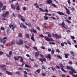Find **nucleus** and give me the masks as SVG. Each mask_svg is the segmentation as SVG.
<instances>
[{
  "instance_id": "obj_1",
  "label": "nucleus",
  "mask_w": 77,
  "mask_h": 77,
  "mask_svg": "<svg viewBox=\"0 0 77 77\" xmlns=\"http://www.w3.org/2000/svg\"><path fill=\"white\" fill-rule=\"evenodd\" d=\"M7 39V38L6 37H4L3 38V39H2V38H0V41L1 42H2L3 44V45H5V43H6V40H4L3 41L4 39Z\"/></svg>"
},
{
  "instance_id": "obj_2",
  "label": "nucleus",
  "mask_w": 77,
  "mask_h": 77,
  "mask_svg": "<svg viewBox=\"0 0 77 77\" xmlns=\"http://www.w3.org/2000/svg\"><path fill=\"white\" fill-rule=\"evenodd\" d=\"M71 70H72V72L71 71H69V73L70 74H74L73 72L74 73H76L77 72L75 71V70L73 69V68H71Z\"/></svg>"
},
{
  "instance_id": "obj_3",
  "label": "nucleus",
  "mask_w": 77,
  "mask_h": 77,
  "mask_svg": "<svg viewBox=\"0 0 77 77\" xmlns=\"http://www.w3.org/2000/svg\"><path fill=\"white\" fill-rule=\"evenodd\" d=\"M0 66L1 67V68H2L3 70L4 71H6L7 69L6 68V65H0Z\"/></svg>"
},
{
  "instance_id": "obj_4",
  "label": "nucleus",
  "mask_w": 77,
  "mask_h": 77,
  "mask_svg": "<svg viewBox=\"0 0 77 77\" xmlns=\"http://www.w3.org/2000/svg\"><path fill=\"white\" fill-rule=\"evenodd\" d=\"M19 24L20 25V27H22H22H23V28H25V29H26V26L25 25H23V23H21V24L20 22H19Z\"/></svg>"
},
{
  "instance_id": "obj_5",
  "label": "nucleus",
  "mask_w": 77,
  "mask_h": 77,
  "mask_svg": "<svg viewBox=\"0 0 77 77\" xmlns=\"http://www.w3.org/2000/svg\"><path fill=\"white\" fill-rule=\"evenodd\" d=\"M39 60L42 62V63H43V61L44 62H45V61H46V59L45 58L42 59V58H40L39 59Z\"/></svg>"
},
{
  "instance_id": "obj_6",
  "label": "nucleus",
  "mask_w": 77,
  "mask_h": 77,
  "mask_svg": "<svg viewBox=\"0 0 77 77\" xmlns=\"http://www.w3.org/2000/svg\"><path fill=\"white\" fill-rule=\"evenodd\" d=\"M9 54V55L8 54H7L6 56H7V57H11V55L12 54V52L11 51H10Z\"/></svg>"
},
{
  "instance_id": "obj_7",
  "label": "nucleus",
  "mask_w": 77,
  "mask_h": 77,
  "mask_svg": "<svg viewBox=\"0 0 77 77\" xmlns=\"http://www.w3.org/2000/svg\"><path fill=\"white\" fill-rule=\"evenodd\" d=\"M46 3L48 5L52 4H53V2H52V1H51V0H47L46 1Z\"/></svg>"
},
{
  "instance_id": "obj_8",
  "label": "nucleus",
  "mask_w": 77,
  "mask_h": 77,
  "mask_svg": "<svg viewBox=\"0 0 77 77\" xmlns=\"http://www.w3.org/2000/svg\"><path fill=\"white\" fill-rule=\"evenodd\" d=\"M57 13L58 14H59V15H65L64 13L60 11H58L57 12Z\"/></svg>"
},
{
  "instance_id": "obj_9",
  "label": "nucleus",
  "mask_w": 77,
  "mask_h": 77,
  "mask_svg": "<svg viewBox=\"0 0 77 77\" xmlns=\"http://www.w3.org/2000/svg\"><path fill=\"white\" fill-rule=\"evenodd\" d=\"M31 39L33 41H34V42L35 41V39H34V34L33 33L31 37Z\"/></svg>"
},
{
  "instance_id": "obj_10",
  "label": "nucleus",
  "mask_w": 77,
  "mask_h": 77,
  "mask_svg": "<svg viewBox=\"0 0 77 77\" xmlns=\"http://www.w3.org/2000/svg\"><path fill=\"white\" fill-rule=\"evenodd\" d=\"M65 9L66 11V13L68 14H70V12L69 11V10L66 7H65Z\"/></svg>"
},
{
  "instance_id": "obj_11",
  "label": "nucleus",
  "mask_w": 77,
  "mask_h": 77,
  "mask_svg": "<svg viewBox=\"0 0 77 77\" xmlns=\"http://www.w3.org/2000/svg\"><path fill=\"white\" fill-rule=\"evenodd\" d=\"M35 57H38V56H39V52L37 51L35 53Z\"/></svg>"
},
{
  "instance_id": "obj_12",
  "label": "nucleus",
  "mask_w": 77,
  "mask_h": 77,
  "mask_svg": "<svg viewBox=\"0 0 77 77\" xmlns=\"http://www.w3.org/2000/svg\"><path fill=\"white\" fill-rule=\"evenodd\" d=\"M20 45L23 44V41L21 39H20L19 41Z\"/></svg>"
},
{
  "instance_id": "obj_13",
  "label": "nucleus",
  "mask_w": 77,
  "mask_h": 77,
  "mask_svg": "<svg viewBox=\"0 0 77 77\" xmlns=\"http://www.w3.org/2000/svg\"><path fill=\"white\" fill-rule=\"evenodd\" d=\"M6 72L7 73V74L9 75H12V74H14L13 73L11 72H9L8 71H6Z\"/></svg>"
},
{
  "instance_id": "obj_14",
  "label": "nucleus",
  "mask_w": 77,
  "mask_h": 77,
  "mask_svg": "<svg viewBox=\"0 0 77 77\" xmlns=\"http://www.w3.org/2000/svg\"><path fill=\"white\" fill-rule=\"evenodd\" d=\"M44 38H45V40H46V41H47L48 42L50 41V38H49L48 37L45 36Z\"/></svg>"
},
{
  "instance_id": "obj_15",
  "label": "nucleus",
  "mask_w": 77,
  "mask_h": 77,
  "mask_svg": "<svg viewBox=\"0 0 77 77\" xmlns=\"http://www.w3.org/2000/svg\"><path fill=\"white\" fill-rule=\"evenodd\" d=\"M50 56H51V54H48V56H46V57L47 58L49 59H51V58Z\"/></svg>"
},
{
  "instance_id": "obj_16",
  "label": "nucleus",
  "mask_w": 77,
  "mask_h": 77,
  "mask_svg": "<svg viewBox=\"0 0 77 77\" xmlns=\"http://www.w3.org/2000/svg\"><path fill=\"white\" fill-rule=\"evenodd\" d=\"M11 7L12 9H15V5L12 4L11 5Z\"/></svg>"
},
{
  "instance_id": "obj_17",
  "label": "nucleus",
  "mask_w": 77,
  "mask_h": 77,
  "mask_svg": "<svg viewBox=\"0 0 77 77\" xmlns=\"http://www.w3.org/2000/svg\"><path fill=\"white\" fill-rule=\"evenodd\" d=\"M65 58H68V56H69V54H64Z\"/></svg>"
},
{
  "instance_id": "obj_18",
  "label": "nucleus",
  "mask_w": 77,
  "mask_h": 77,
  "mask_svg": "<svg viewBox=\"0 0 77 77\" xmlns=\"http://www.w3.org/2000/svg\"><path fill=\"white\" fill-rule=\"evenodd\" d=\"M25 67H27V68H32V67H31V66H29L27 64H25Z\"/></svg>"
},
{
  "instance_id": "obj_19",
  "label": "nucleus",
  "mask_w": 77,
  "mask_h": 77,
  "mask_svg": "<svg viewBox=\"0 0 77 77\" xmlns=\"http://www.w3.org/2000/svg\"><path fill=\"white\" fill-rule=\"evenodd\" d=\"M3 5L2 2L0 1V8H2L3 7Z\"/></svg>"
},
{
  "instance_id": "obj_20",
  "label": "nucleus",
  "mask_w": 77,
  "mask_h": 77,
  "mask_svg": "<svg viewBox=\"0 0 77 77\" xmlns=\"http://www.w3.org/2000/svg\"><path fill=\"white\" fill-rule=\"evenodd\" d=\"M65 21H66V22H67V23H69V24H71V21L67 19H66L65 20Z\"/></svg>"
},
{
  "instance_id": "obj_21",
  "label": "nucleus",
  "mask_w": 77,
  "mask_h": 77,
  "mask_svg": "<svg viewBox=\"0 0 77 77\" xmlns=\"http://www.w3.org/2000/svg\"><path fill=\"white\" fill-rule=\"evenodd\" d=\"M59 65H60V67H61L62 68H63L64 66L63 64L62 63H60V64Z\"/></svg>"
},
{
  "instance_id": "obj_22",
  "label": "nucleus",
  "mask_w": 77,
  "mask_h": 77,
  "mask_svg": "<svg viewBox=\"0 0 77 77\" xmlns=\"http://www.w3.org/2000/svg\"><path fill=\"white\" fill-rule=\"evenodd\" d=\"M27 26H29V27H32V24H31V23H29L27 24Z\"/></svg>"
},
{
  "instance_id": "obj_23",
  "label": "nucleus",
  "mask_w": 77,
  "mask_h": 77,
  "mask_svg": "<svg viewBox=\"0 0 77 77\" xmlns=\"http://www.w3.org/2000/svg\"><path fill=\"white\" fill-rule=\"evenodd\" d=\"M44 18H45V20H47L48 19V17L46 16H44Z\"/></svg>"
},
{
  "instance_id": "obj_24",
  "label": "nucleus",
  "mask_w": 77,
  "mask_h": 77,
  "mask_svg": "<svg viewBox=\"0 0 77 77\" xmlns=\"http://www.w3.org/2000/svg\"><path fill=\"white\" fill-rule=\"evenodd\" d=\"M15 44V40H13L11 42V44H12V45H14V44Z\"/></svg>"
},
{
  "instance_id": "obj_25",
  "label": "nucleus",
  "mask_w": 77,
  "mask_h": 77,
  "mask_svg": "<svg viewBox=\"0 0 77 77\" xmlns=\"http://www.w3.org/2000/svg\"><path fill=\"white\" fill-rule=\"evenodd\" d=\"M23 72L24 73V75H25V76H27V72H26V71H24Z\"/></svg>"
},
{
  "instance_id": "obj_26",
  "label": "nucleus",
  "mask_w": 77,
  "mask_h": 77,
  "mask_svg": "<svg viewBox=\"0 0 77 77\" xmlns=\"http://www.w3.org/2000/svg\"><path fill=\"white\" fill-rule=\"evenodd\" d=\"M42 68L43 69H45V66H44V65H42Z\"/></svg>"
},
{
  "instance_id": "obj_27",
  "label": "nucleus",
  "mask_w": 77,
  "mask_h": 77,
  "mask_svg": "<svg viewBox=\"0 0 77 77\" xmlns=\"http://www.w3.org/2000/svg\"><path fill=\"white\" fill-rule=\"evenodd\" d=\"M18 36H19V38L22 37V36H23V35H22V34H21V33H19V34Z\"/></svg>"
},
{
  "instance_id": "obj_28",
  "label": "nucleus",
  "mask_w": 77,
  "mask_h": 77,
  "mask_svg": "<svg viewBox=\"0 0 77 77\" xmlns=\"http://www.w3.org/2000/svg\"><path fill=\"white\" fill-rule=\"evenodd\" d=\"M15 7H18V6H19V5L18 3L17 2L15 5Z\"/></svg>"
},
{
  "instance_id": "obj_29",
  "label": "nucleus",
  "mask_w": 77,
  "mask_h": 77,
  "mask_svg": "<svg viewBox=\"0 0 77 77\" xmlns=\"http://www.w3.org/2000/svg\"><path fill=\"white\" fill-rule=\"evenodd\" d=\"M52 6H54V8H57V6H56V5L55 4L53 3L52 4Z\"/></svg>"
},
{
  "instance_id": "obj_30",
  "label": "nucleus",
  "mask_w": 77,
  "mask_h": 77,
  "mask_svg": "<svg viewBox=\"0 0 77 77\" xmlns=\"http://www.w3.org/2000/svg\"><path fill=\"white\" fill-rule=\"evenodd\" d=\"M25 36L26 38H29V35H28V34H25Z\"/></svg>"
},
{
  "instance_id": "obj_31",
  "label": "nucleus",
  "mask_w": 77,
  "mask_h": 77,
  "mask_svg": "<svg viewBox=\"0 0 77 77\" xmlns=\"http://www.w3.org/2000/svg\"><path fill=\"white\" fill-rule=\"evenodd\" d=\"M55 67L56 68H57V69H60V66H56Z\"/></svg>"
},
{
  "instance_id": "obj_32",
  "label": "nucleus",
  "mask_w": 77,
  "mask_h": 77,
  "mask_svg": "<svg viewBox=\"0 0 77 77\" xmlns=\"http://www.w3.org/2000/svg\"><path fill=\"white\" fill-rule=\"evenodd\" d=\"M23 11H26V10H27V8H26V7H24L23 8Z\"/></svg>"
},
{
  "instance_id": "obj_33",
  "label": "nucleus",
  "mask_w": 77,
  "mask_h": 77,
  "mask_svg": "<svg viewBox=\"0 0 77 77\" xmlns=\"http://www.w3.org/2000/svg\"><path fill=\"white\" fill-rule=\"evenodd\" d=\"M6 15L5 14H4L2 15V16L3 17V18H5V17H6Z\"/></svg>"
},
{
  "instance_id": "obj_34",
  "label": "nucleus",
  "mask_w": 77,
  "mask_h": 77,
  "mask_svg": "<svg viewBox=\"0 0 77 77\" xmlns=\"http://www.w3.org/2000/svg\"><path fill=\"white\" fill-rule=\"evenodd\" d=\"M9 31H10V29H9V28H8L7 30V33H8L9 32Z\"/></svg>"
},
{
  "instance_id": "obj_35",
  "label": "nucleus",
  "mask_w": 77,
  "mask_h": 77,
  "mask_svg": "<svg viewBox=\"0 0 77 77\" xmlns=\"http://www.w3.org/2000/svg\"><path fill=\"white\" fill-rule=\"evenodd\" d=\"M68 63L70 65H72V61H69L68 62Z\"/></svg>"
},
{
  "instance_id": "obj_36",
  "label": "nucleus",
  "mask_w": 77,
  "mask_h": 77,
  "mask_svg": "<svg viewBox=\"0 0 77 77\" xmlns=\"http://www.w3.org/2000/svg\"><path fill=\"white\" fill-rule=\"evenodd\" d=\"M62 38V37L60 36V35H58V36L57 37H56V39H59V38Z\"/></svg>"
},
{
  "instance_id": "obj_37",
  "label": "nucleus",
  "mask_w": 77,
  "mask_h": 77,
  "mask_svg": "<svg viewBox=\"0 0 77 77\" xmlns=\"http://www.w3.org/2000/svg\"><path fill=\"white\" fill-rule=\"evenodd\" d=\"M2 10H5V9H6V6H3L2 7Z\"/></svg>"
},
{
  "instance_id": "obj_38",
  "label": "nucleus",
  "mask_w": 77,
  "mask_h": 77,
  "mask_svg": "<svg viewBox=\"0 0 77 77\" xmlns=\"http://www.w3.org/2000/svg\"><path fill=\"white\" fill-rule=\"evenodd\" d=\"M37 72L38 73H39L41 72V70L40 69H38L37 70Z\"/></svg>"
},
{
  "instance_id": "obj_39",
  "label": "nucleus",
  "mask_w": 77,
  "mask_h": 77,
  "mask_svg": "<svg viewBox=\"0 0 77 77\" xmlns=\"http://www.w3.org/2000/svg\"><path fill=\"white\" fill-rule=\"evenodd\" d=\"M66 68H67V69H71V68L69 66H67Z\"/></svg>"
},
{
  "instance_id": "obj_40",
  "label": "nucleus",
  "mask_w": 77,
  "mask_h": 77,
  "mask_svg": "<svg viewBox=\"0 0 77 77\" xmlns=\"http://www.w3.org/2000/svg\"><path fill=\"white\" fill-rule=\"evenodd\" d=\"M16 9L17 11H19L20 10V6H19L18 7H17L16 8Z\"/></svg>"
},
{
  "instance_id": "obj_41",
  "label": "nucleus",
  "mask_w": 77,
  "mask_h": 77,
  "mask_svg": "<svg viewBox=\"0 0 77 77\" xmlns=\"http://www.w3.org/2000/svg\"><path fill=\"white\" fill-rule=\"evenodd\" d=\"M20 61L21 62H23V57H22L21 58Z\"/></svg>"
},
{
  "instance_id": "obj_42",
  "label": "nucleus",
  "mask_w": 77,
  "mask_h": 77,
  "mask_svg": "<svg viewBox=\"0 0 77 77\" xmlns=\"http://www.w3.org/2000/svg\"><path fill=\"white\" fill-rule=\"evenodd\" d=\"M67 43L69 45H71V42H69V40H67Z\"/></svg>"
},
{
  "instance_id": "obj_43",
  "label": "nucleus",
  "mask_w": 77,
  "mask_h": 77,
  "mask_svg": "<svg viewBox=\"0 0 77 77\" xmlns=\"http://www.w3.org/2000/svg\"><path fill=\"white\" fill-rule=\"evenodd\" d=\"M61 69L63 71V72H66V71H65L63 68H61Z\"/></svg>"
},
{
  "instance_id": "obj_44",
  "label": "nucleus",
  "mask_w": 77,
  "mask_h": 77,
  "mask_svg": "<svg viewBox=\"0 0 77 77\" xmlns=\"http://www.w3.org/2000/svg\"><path fill=\"white\" fill-rule=\"evenodd\" d=\"M39 10L42 11V12H44V10H43L41 8H39Z\"/></svg>"
},
{
  "instance_id": "obj_45",
  "label": "nucleus",
  "mask_w": 77,
  "mask_h": 77,
  "mask_svg": "<svg viewBox=\"0 0 77 77\" xmlns=\"http://www.w3.org/2000/svg\"><path fill=\"white\" fill-rule=\"evenodd\" d=\"M71 38L72 39L74 40V39H75V37L74 36H71Z\"/></svg>"
},
{
  "instance_id": "obj_46",
  "label": "nucleus",
  "mask_w": 77,
  "mask_h": 77,
  "mask_svg": "<svg viewBox=\"0 0 77 77\" xmlns=\"http://www.w3.org/2000/svg\"><path fill=\"white\" fill-rule=\"evenodd\" d=\"M13 26H14L12 24L10 25L9 26V27H10V28H11V27H13Z\"/></svg>"
},
{
  "instance_id": "obj_47",
  "label": "nucleus",
  "mask_w": 77,
  "mask_h": 77,
  "mask_svg": "<svg viewBox=\"0 0 77 77\" xmlns=\"http://www.w3.org/2000/svg\"><path fill=\"white\" fill-rule=\"evenodd\" d=\"M6 15H8L9 14V12H5V14Z\"/></svg>"
},
{
  "instance_id": "obj_48",
  "label": "nucleus",
  "mask_w": 77,
  "mask_h": 77,
  "mask_svg": "<svg viewBox=\"0 0 77 77\" xmlns=\"http://www.w3.org/2000/svg\"><path fill=\"white\" fill-rule=\"evenodd\" d=\"M48 36L49 38H51V34H48Z\"/></svg>"
},
{
  "instance_id": "obj_49",
  "label": "nucleus",
  "mask_w": 77,
  "mask_h": 77,
  "mask_svg": "<svg viewBox=\"0 0 77 77\" xmlns=\"http://www.w3.org/2000/svg\"><path fill=\"white\" fill-rule=\"evenodd\" d=\"M61 26H65V23H64V22H63L62 23V24H60Z\"/></svg>"
},
{
  "instance_id": "obj_50",
  "label": "nucleus",
  "mask_w": 77,
  "mask_h": 77,
  "mask_svg": "<svg viewBox=\"0 0 77 77\" xmlns=\"http://www.w3.org/2000/svg\"><path fill=\"white\" fill-rule=\"evenodd\" d=\"M57 57L59 59H61L62 58V57H60V55H58L57 56Z\"/></svg>"
},
{
  "instance_id": "obj_51",
  "label": "nucleus",
  "mask_w": 77,
  "mask_h": 77,
  "mask_svg": "<svg viewBox=\"0 0 77 77\" xmlns=\"http://www.w3.org/2000/svg\"><path fill=\"white\" fill-rule=\"evenodd\" d=\"M67 2L69 5H71V2H70V0H68Z\"/></svg>"
},
{
  "instance_id": "obj_52",
  "label": "nucleus",
  "mask_w": 77,
  "mask_h": 77,
  "mask_svg": "<svg viewBox=\"0 0 77 77\" xmlns=\"http://www.w3.org/2000/svg\"><path fill=\"white\" fill-rule=\"evenodd\" d=\"M50 18H52V19H53V20H56V18L53 17H50Z\"/></svg>"
},
{
  "instance_id": "obj_53",
  "label": "nucleus",
  "mask_w": 77,
  "mask_h": 77,
  "mask_svg": "<svg viewBox=\"0 0 77 77\" xmlns=\"http://www.w3.org/2000/svg\"><path fill=\"white\" fill-rule=\"evenodd\" d=\"M61 45L62 47H63V46H64V43H61Z\"/></svg>"
},
{
  "instance_id": "obj_54",
  "label": "nucleus",
  "mask_w": 77,
  "mask_h": 77,
  "mask_svg": "<svg viewBox=\"0 0 77 77\" xmlns=\"http://www.w3.org/2000/svg\"><path fill=\"white\" fill-rule=\"evenodd\" d=\"M24 43L26 44H28V41H25Z\"/></svg>"
},
{
  "instance_id": "obj_55",
  "label": "nucleus",
  "mask_w": 77,
  "mask_h": 77,
  "mask_svg": "<svg viewBox=\"0 0 77 77\" xmlns=\"http://www.w3.org/2000/svg\"><path fill=\"white\" fill-rule=\"evenodd\" d=\"M1 29L2 30H4L5 28H4V27H2L1 28Z\"/></svg>"
},
{
  "instance_id": "obj_56",
  "label": "nucleus",
  "mask_w": 77,
  "mask_h": 77,
  "mask_svg": "<svg viewBox=\"0 0 77 77\" xmlns=\"http://www.w3.org/2000/svg\"><path fill=\"white\" fill-rule=\"evenodd\" d=\"M54 51L53 50H51V54H54Z\"/></svg>"
},
{
  "instance_id": "obj_57",
  "label": "nucleus",
  "mask_w": 77,
  "mask_h": 77,
  "mask_svg": "<svg viewBox=\"0 0 77 77\" xmlns=\"http://www.w3.org/2000/svg\"><path fill=\"white\" fill-rule=\"evenodd\" d=\"M18 16L19 18H23V17L20 14H18Z\"/></svg>"
},
{
  "instance_id": "obj_58",
  "label": "nucleus",
  "mask_w": 77,
  "mask_h": 77,
  "mask_svg": "<svg viewBox=\"0 0 77 77\" xmlns=\"http://www.w3.org/2000/svg\"><path fill=\"white\" fill-rule=\"evenodd\" d=\"M33 32L34 33H37V32H36V31L35 30H33Z\"/></svg>"
},
{
  "instance_id": "obj_59",
  "label": "nucleus",
  "mask_w": 77,
  "mask_h": 77,
  "mask_svg": "<svg viewBox=\"0 0 77 77\" xmlns=\"http://www.w3.org/2000/svg\"><path fill=\"white\" fill-rule=\"evenodd\" d=\"M25 69V70H27V71H30V69H26L25 68H24Z\"/></svg>"
},
{
  "instance_id": "obj_60",
  "label": "nucleus",
  "mask_w": 77,
  "mask_h": 77,
  "mask_svg": "<svg viewBox=\"0 0 77 77\" xmlns=\"http://www.w3.org/2000/svg\"><path fill=\"white\" fill-rule=\"evenodd\" d=\"M21 20L22 21H23V22H25V20L24 19L21 18Z\"/></svg>"
},
{
  "instance_id": "obj_61",
  "label": "nucleus",
  "mask_w": 77,
  "mask_h": 77,
  "mask_svg": "<svg viewBox=\"0 0 77 77\" xmlns=\"http://www.w3.org/2000/svg\"><path fill=\"white\" fill-rule=\"evenodd\" d=\"M42 75L43 76H44V77H45V74L44 73H42Z\"/></svg>"
},
{
  "instance_id": "obj_62",
  "label": "nucleus",
  "mask_w": 77,
  "mask_h": 77,
  "mask_svg": "<svg viewBox=\"0 0 77 77\" xmlns=\"http://www.w3.org/2000/svg\"><path fill=\"white\" fill-rule=\"evenodd\" d=\"M25 47L26 48L29 49V47L26 45H25Z\"/></svg>"
},
{
  "instance_id": "obj_63",
  "label": "nucleus",
  "mask_w": 77,
  "mask_h": 77,
  "mask_svg": "<svg viewBox=\"0 0 77 77\" xmlns=\"http://www.w3.org/2000/svg\"><path fill=\"white\" fill-rule=\"evenodd\" d=\"M39 36H40V37H42V38H43V37H44V36H43V35L42 34L40 35Z\"/></svg>"
},
{
  "instance_id": "obj_64",
  "label": "nucleus",
  "mask_w": 77,
  "mask_h": 77,
  "mask_svg": "<svg viewBox=\"0 0 77 77\" xmlns=\"http://www.w3.org/2000/svg\"><path fill=\"white\" fill-rule=\"evenodd\" d=\"M3 54V52L2 51H0V55H2Z\"/></svg>"
}]
</instances>
